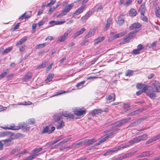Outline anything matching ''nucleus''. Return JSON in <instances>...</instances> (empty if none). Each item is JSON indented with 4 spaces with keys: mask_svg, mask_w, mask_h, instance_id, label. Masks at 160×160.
Wrapping results in <instances>:
<instances>
[{
    "mask_svg": "<svg viewBox=\"0 0 160 160\" xmlns=\"http://www.w3.org/2000/svg\"><path fill=\"white\" fill-rule=\"evenodd\" d=\"M72 31L71 28L68 29L64 33V34L58 40L60 42H63L66 40L67 38L68 35Z\"/></svg>",
    "mask_w": 160,
    "mask_h": 160,
    "instance_id": "nucleus-7",
    "label": "nucleus"
},
{
    "mask_svg": "<svg viewBox=\"0 0 160 160\" xmlns=\"http://www.w3.org/2000/svg\"><path fill=\"white\" fill-rule=\"evenodd\" d=\"M86 109L83 108H81V117H83L86 113Z\"/></svg>",
    "mask_w": 160,
    "mask_h": 160,
    "instance_id": "nucleus-39",
    "label": "nucleus"
},
{
    "mask_svg": "<svg viewBox=\"0 0 160 160\" xmlns=\"http://www.w3.org/2000/svg\"><path fill=\"white\" fill-rule=\"evenodd\" d=\"M119 130V129L116 128L113 130L110 131L109 130H106L104 131V132L107 133L101 138L98 142L95 144V146L99 145L101 143L104 142L107 140L109 137L112 136L114 134L117 133Z\"/></svg>",
    "mask_w": 160,
    "mask_h": 160,
    "instance_id": "nucleus-3",
    "label": "nucleus"
},
{
    "mask_svg": "<svg viewBox=\"0 0 160 160\" xmlns=\"http://www.w3.org/2000/svg\"><path fill=\"white\" fill-rule=\"evenodd\" d=\"M102 110L100 109H95L91 111L90 112L89 114L92 116H94L96 114L101 113L102 112Z\"/></svg>",
    "mask_w": 160,
    "mask_h": 160,
    "instance_id": "nucleus-12",
    "label": "nucleus"
},
{
    "mask_svg": "<svg viewBox=\"0 0 160 160\" xmlns=\"http://www.w3.org/2000/svg\"><path fill=\"white\" fill-rule=\"evenodd\" d=\"M99 57H98L95 58L92 60L91 62V64L92 65L94 64L95 62L98 59Z\"/></svg>",
    "mask_w": 160,
    "mask_h": 160,
    "instance_id": "nucleus-61",
    "label": "nucleus"
},
{
    "mask_svg": "<svg viewBox=\"0 0 160 160\" xmlns=\"http://www.w3.org/2000/svg\"><path fill=\"white\" fill-rule=\"evenodd\" d=\"M142 111V109H138L134 111L131 113V115H134Z\"/></svg>",
    "mask_w": 160,
    "mask_h": 160,
    "instance_id": "nucleus-45",
    "label": "nucleus"
},
{
    "mask_svg": "<svg viewBox=\"0 0 160 160\" xmlns=\"http://www.w3.org/2000/svg\"><path fill=\"white\" fill-rule=\"evenodd\" d=\"M64 122L62 121L60 123H58V125L57 126V129H61L64 126Z\"/></svg>",
    "mask_w": 160,
    "mask_h": 160,
    "instance_id": "nucleus-37",
    "label": "nucleus"
},
{
    "mask_svg": "<svg viewBox=\"0 0 160 160\" xmlns=\"http://www.w3.org/2000/svg\"><path fill=\"white\" fill-rule=\"evenodd\" d=\"M118 149H117V148H114L112 149L109 150L107 151L106 153H105L104 154V155L105 156H106L109 154H110L114 152L118 151Z\"/></svg>",
    "mask_w": 160,
    "mask_h": 160,
    "instance_id": "nucleus-14",
    "label": "nucleus"
},
{
    "mask_svg": "<svg viewBox=\"0 0 160 160\" xmlns=\"http://www.w3.org/2000/svg\"><path fill=\"white\" fill-rule=\"evenodd\" d=\"M141 27V25L138 22H135L131 25L129 28V29L130 30H138V31L140 30V28Z\"/></svg>",
    "mask_w": 160,
    "mask_h": 160,
    "instance_id": "nucleus-6",
    "label": "nucleus"
},
{
    "mask_svg": "<svg viewBox=\"0 0 160 160\" xmlns=\"http://www.w3.org/2000/svg\"><path fill=\"white\" fill-rule=\"evenodd\" d=\"M150 87L152 90H149L146 92V94L151 98H156L155 92H160V84L159 82L156 80H153L150 82Z\"/></svg>",
    "mask_w": 160,
    "mask_h": 160,
    "instance_id": "nucleus-2",
    "label": "nucleus"
},
{
    "mask_svg": "<svg viewBox=\"0 0 160 160\" xmlns=\"http://www.w3.org/2000/svg\"><path fill=\"white\" fill-rule=\"evenodd\" d=\"M60 116L62 117L64 116L65 117H67L68 118L70 119L74 118V115L73 114L69 113L67 111H63L60 112Z\"/></svg>",
    "mask_w": 160,
    "mask_h": 160,
    "instance_id": "nucleus-8",
    "label": "nucleus"
},
{
    "mask_svg": "<svg viewBox=\"0 0 160 160\" xmlns=\"http://www.w3.org/2000/svg\"><path fill=\"white\" fill-rule=\"evenodd\" d=\"M91 14L89 12H88L82 18V19L83 22L86 21L90 16Z\"/></svg>",
    "mask_w": 160,
    "mask_h": 160,
    "instance_id": "nucleus-24",
    "label": "nucleus"
},
{
    "mask_svg": "<svg viewBox=\"0 0 160 160\" xmlns=\"http://www.w3.org/2000/svg\"><path fill=\"white\" fill-rule=\"evenodd\" d=\"M127 33V32L126 31L121 32L112 36L110 38L108 39V40L110 41L114 39L121 37L125 35Z\"/></svg>",
    "mask_w": 160,
    "mask_h": 160,
    "instance_id": "nucleus-5",
    "label": "nucleus"
},
{
    "mask_svg": "<svg viewBox=\"0 0 160 160\" xmlns=\"http://www.w3.org/2000/svg\"><path fill=\"white\" fill-rule=\"evenodd\" d=\"M112 21V19L111 18H109L107 19L105 27L104 28L105 30H107L108 28L110 26Z\"/></svg>",
    "mask_w": 160,
    "mask_h": 160,
    "instance_id": "nucleus-17",
    "label": "nucleus"
},
{
    "mask_svg": "<svg viewBox=\"0 0 160 160\" xmlns=\"http://www.w3.org/2000/svg\"><path fill=\"white\" fill-rule=\"evenodd\" d=\"M144 85V84L142 83L138 84H137L136 87L138 89H141L142 88Z\"/></svg>",
    "mask_w": 160,
    "mask_h": 160,
    "instance_id": "nucleus-55",
    "label": "nucleus"
},
{
    "mask_svg": "<svg viewBox=\"0 0 160 160\" xmlns=\"http://www.w3.org/2000/svg\"><path fill=\"white\" fill-rule=\"evenodd\" d=\"M68 12L64 9L58 15V17L60 18L65 15Z\"/></svg>",
    "mask_w": 160,
    "mask_h": 160,
    "instance_id": "nucleus-41",
    "label": "nucleus"
},
{
    "mask_svg": "<svg viewBox=\"0 0 160 160\" xmlns=\"http://www.w3.org/2000/svg\"><path fill=\"white\" fill-rule=\"evenodd\" d=\"M25 45L22 46L19 48V51L21 52H22L25 50Z\"/></svg>",
    "mask_w": 160,
    "mask_h": 160,
    "instance_id": "nucleus-62",
    "label": "nucleus"
},
{
    "mask_svg": "<svg viewBox=\"0 0 160 160\" xmlns=\"http://www.w3.org/2000/svg\"><path fill=\"white\" fill-rule=\"evenodd\" d=\"M54 76V75L53 74H49L46 79V82L48 83V82L51 81Z\"/></svg>",
    "mask_w": 160,
    "mask_h": 160,
    "instance_id": "nucleus-30",
    "label": "nucleus"
},
{
    "mask_svg": "<svg viewBox=\"0 0 160 160\" xmlns=\"http://www.w3.org/2000/svg\"><path fill=\"white\" fill-rule=\"evenodd\" d=\"M158 9H156V10L155 11V12L156 15L157 17L159 18L160 17V13L159 11L160 8L159 7H158Z\"/></svg>",
    "mask_w": 160,
    "mask_h": 160,
    "instance_id": "nucleus-51",
    "label": "nucleus"
},
{
    "mask_svg": "<svg viewBox=\"0 0 160 160\" xmlns=\"http://www.w3.org/2000/svg\"><path fill=\"white\" fill-rule=\"evenodd\" d=\"M35 122V120L33 118H31L28 120V123L30 124H33Z\"/></svg>",
    "mask_w": 160,
    "mask_h": 160,
    "instance_id": "nucleus-52",
    "label": "nucleus"
},
{
    "mask_svg": "<svg viewBox=\"0 0 160 160\" xmlns=\"http://www.w3.org/2000/svg\"><path fill=\"white\" fill-rule=\"evenodd\" d=\"M80 13V8H79L75 12L73 15V17L74 18H78V17H77V16Z\"/></svg>",
    "mask_w": 160,
    "mask_h": 160,
    "instance_id": "nucleus-36",
    "label": "nucleus"
},
{
    "mask_svg": "<svg viewBox=\"0 0 160 160\" xmlns=\"http://www.w3.org/2000/svg\"><path fill=\"white\" fill-rule=\"evenodd\" d=\"M12 47H8L7 48L5 49L2 52L3 54H5L10 51L12 49Z\"/></svg>",
    "mask_w": 160,
    "mask_h": 160,
    "instance_id": "nucleus-38",
    "label": "nucleus"
},
{
    "mask_svg": "<svg viewBox=\"0 0 160 160\" xmlns=\"http://www.w3.org/2000/svg\"><path fill=\"white\" fill-rule=\"evenodd\" d=\"M86 8V5L84 3H82V5L81 7V12L83 10H84Z\"/></svg>",
    "mask_w": 160,
    "mask_h": 160,
    "instance_id": "nucleus-60",
    "label": "nucleus"
},
{
    "mask_svg": "<svg viewBox=\"0 0 160 160\" xmlns=\"http://www.w3.org/2000/svg\"><path fill=\"white\" fill-rule=\"evenodd\" d=\"M153 153V152L152 151L144 152L138 155V158H141L145 157H148L152 155Z\"/></svg>",
    "mask_w": 160,
    "mask_h": 160,
    "instance_id": "nucleus-9",
    "label": "nucleus"
},
{
    "mask_svg": "<svg viewBox=\"0 0 160 160\" xmlns=\"http://www.w3.org/2000/svg\"><path fill=\"white\" fill-rule=\"evenodd\" d=\"M102 9V6L101 5H100L98 6V7L95 9V11L98 12L99 11H100L101 9Z\"/></svg>",
    "mask_w": 160,
    "mask_h": 160,
    "instance_id": "nucleus-64",
    "label": "nucleus"
},
{
    "mask_svg": "<svg viewBox=\"0 0 160 160\" xmlns=\"http://www.w3.org/2000/svg\"><path fill=\"white\" fill-rule=\"evenodd\" d=\"M32 76V73L30 72H28L25 75L24 77L22 78V81H26L31 78Z\"/></svg>",
    "mask_w": 160,
    "mask_h": 160,
    "instance_id": "nucleus-16",
    "label": "nucleus"
},
{
    "mask_svg": "<svg viewBox=\"0 0 160 160\" xmlns=\"http://www.w3.org/2000/svg\"><path fill=\"white\" fill-rule=\"evenodd\" d=\"M85 140L87 143V144L89 145L92 144L96 141V140L94 138H93L90 140Z\"/></svg>",
    "mask_w": 160,
    "mask_h": 160,
    "instance_id": "nucleus-33",
    "label": "nucleus"
},
{
    "mask_svg": "<svg viewBox=\"0 0 160 160\" xmlns=\"http://www.w3.org/2000/svg\"><path fill=\"white\" fill-rule=\"evenodd\" d=\"M26 14V12L24 13V14H22V16H21L19 18V19L20 20L22 19V18L24 17L25 18H29L31 17V14H28L27 15H26V16H25V14Z\"/></svg>",
    "mask_w": 160,
    "mask_h": 160,
    "instance_id": "nucleus-34",
    "label": "nucleus"
},
{
    "mask_svg": "<svg viewBox=\"0 0 160 160\" xmlns=\"http://www.w3.org/2000/svg\"><path fill=\"white\" fill-rule=\"evenodd\" d=\"M53 64V63H51L48 67L46 69V72H48L52 68V67Z\"/></svg>",
    "mask_w": 160,
    "mask_h": 160,
    "instance_id": "nucleus-56",
    "label": "nucleus"
},
{
    "mask_svg": "<svg viewBox=\"0 0 160 160\" xmlns=\"http://www.w3.org/2000/svg\"><path fill=\"white\" fill-rule=\"evenodd\" d=\"M28 39V38L27 37H24L23 38L21 39L16 44V46L20 45L24 42L26 41Z\"/></svg>",
    "mask_w": 160,
    "mask_h": 160,
    "instance_id": "nucleus-18",
    "label": "nucleus"
},
{
    "mask_svg": "<svg viewBox=\"0 0 160 160\" xmlns=\"http://www.w3.org/2000/svg\"><path fill=\"white\" fill-rule=\"evenodd\" d=\"M155 139H156L154 138V137L151 138L146 142V144H149L153 142L156 141V140Z\"/></svg>",
    "mask_w": 160,
    "mask_h": 160,
    "instance_id": "nucleus-35",
    "label": "nucleus"
},
{
    "mask_svg": "<svg viewBox=\"0 0 160 160\" xmlns=\"http://www.w3.org/2000/svg\"><path fill=\"white\" fill-rule=\"evenodd\" d=\"M112 99V101H114L115 99V95L114 94H112L109 95L107 97V100H111Z\"/></svg>",
    "mask_w": 160,
    "mask_h": 160,
    "instance_id": "nucleus-26",
    "label": "nucleus"
},
{
    "mask_svg": "<svg viewBox=\"0 0 160 160\" xmlns=\"http://www.w3.org/2000/svg\"><path fill=\"white\" fill-rule=\"evenodd\" d=\"M104 39L105 38L103 36L98 37L95 40L94 42V44L96 45L102 42Z\"/></svg>",
    "mask_w": 160,
    "mask_h": 160,
    "instance_id": "nucleus-22",
    "label": "nucleus"
},
{
    "mask_svg": "<svg viewBox=\"0 0 160 160\" xmlns=\"http://www.w3.org/2000/svg\"><path fill=\"white\" fill-rule=\"evenodd\" d=\"M61 116L60 114V113L53 116V118L54 120L56 121L59 120L61 118Z\"/></svg>",
    "mask_w": 160,
    "mask_h": 160,
    "instance_id": "nucleus-31",
    "label": "nucleus"
},
{
    "mask_svg": "<svg viewBox=\"0 0 160 160\" xmlns=\"http://www.w3.org/2000/svg\"><path fill=\"white\" fill-rule=\"evenodd\" d=\"M47 63L46 62H42V64L40 65L37 67V68L40 69L44 68L46 66Z\"/></svg>",
    "mask_w": 160,
    "mask_h": 160,
    "instance_id": "nucleus-42",
    "label": "nucleus"
},
{
    "mask_svg": "<svg viewBox=\"0 0 160 160\" xmlns=\"http://www.w3.org/2000/svg\"><path fill=\"white\" fill-rule=\"evenodd\" d=\"M139 11L140 12L141 14H144L146 12V8L145 5L143 4L140 7Z\"/></svg>",
    "mask_w": 160,
    "mask_h": 160,
    "instance_id": "nucleus-19",
    "label": "nucleus"
},
{
    "mask_svg": "<svg viewBox=\"0 0 160 160\" xmlns=\"http://www.w3.org/2000/svg\"><path fill=\"white\" fill-rule=\"evenodd\" d=\"M45 46V43H43L41 44H39L37 45L36 46V48H43Z\"/></svg>",
    "mask_w": 160,
    "mask_h": 160,
    "instance_id": "nucleus-54",
    "label": "nucleus"
},
{
    "mask_svg": "<svg viewBox=\"0 0 160 160\" xmlns=\"http://www.w3.org/2000/svg\"><path fill=\"white\" fill-rule=\"evenodd\" d=\"M144 118H141L138 119V120H136L134 122V123L136 124H138L142 122L145 119Z\"/></svg>",
    "mask_w": 160,
    "mask_h": 160,
    "instance_id": "nucleus-43",
    "label": "nucleus"
},
{
    "mask_svg": "<svg viewBox=\"0 0 160 160\" xmlns=\"http://www.w3.org/2000/svg\"><path fill=\"white\" fill-rule=\"evenodd\" d=\"M133 74V71L131 70H128L125 73V75L126 76H131Z\"/></svg>",
    "mask_w": 160,
    "mask_h": 160,
    "instance_id": "nucleus-28",
    "label": "nucleus"
},
{
    "mask_svg": "<svg viewBox=\"0 0 160 160\" xmlns=\"http://www.w3.org/2000/svg\"><path fill=\"white\" fill-rule=\"evenodd\" d=\"M140 51L138 49H135L133 50V53L135 55H137L139 53Z\"/></svg>",
    "mask_w": 160,
    "mask_h": 160,
    "instance_id": "nucleus-59",
    "label": "nucleus"
},
{
    "mask_svg": "<svg viewBox=\"0 0 160 160\" xmlns=\"http://www.w3.org/2000/svg\"><path fill=\"white\" fill-rule=\"evenodd\" d=\"M138 32V30H135L134 31L130 32L127 35L130 37L131 39L134 37L135 33Z\"/></svg>",
    "mask_w": 160,
    "mask_h": 160,
    "instance_id": "nucleus-27",
    "label": "nucleus"
},
{
    "mask_svg": "<svg viewBox=\"0 0 160 160\" xmlns=\"http://www.w3.org/2000/svg\"><path fill=\"white\" fill-rule=\"evenodd\" d=\"M18 130L20 129L24 130L25 129H27L28 128L27 124L24 122L19 124V126H18Z\"/></svg>",
    "mask_w": 160,
    "mask_h": 160,
    "instance_id": "nucleus-15",
    "label": "nucleus"
},
{
    "mask_svg": "<svg viewBox=\"0 0 160 160\" xmlns=\"http://www.w3.org/2000/svg\"><path fill=\"white\" fill-rule=\"evenodd\" d=\"M75 90V89H73L71 91L68 90L66 91H60L58 92L56 94L53 95V96H56L58 95H61L62 94L64 93H65L70 92H71L73 90Z\"/></svg>",
    "mask_w": 160,
    "mask_h": 160,
    "instance_id": "nucleus-29",
    "label": "nucleus"
},
{
    "mask_svg": "<svg viewBox=\"0 0 160 160\" xmlns=\"http://www.w3.org/2000/svg\"><path fill=\"white\" fill-rule=\"evenodd\" d=\"M12 140L11 138H9L7 140H3L2 141L4 142V144L6 146H8L12 144L11 142Z\"/></svg>",
    "mask_w": 160,
    "mask_h": 160,
    "instance_id": "nucleus-21",
    "label": "nucleus"
},
{
    "mask_svg": "<svg viewBox=\"0 0 160 160\" xmlns=\"http://www.w3.org/2000/svg\"><path fill=\"white\" fill-rule=\"evenodd\" d=\"M74 6L73 3L69 4L65 6V9L68 12Z\"/></svg>",
    "mask_w": 160,
    "mask_h": 160,
    "instance_id": "nucleus-20",
    "label": "nucleus"
},
{
    "mask_svg": "<svg viewBox=\"0 0 160 160\" xmlns=\"http://www.w3.org/2000/svg\"><path fill=\"white\" fill-rule=\"evenodd\" d=\"M65 22V21L64 19H63L62 21H58L56 22V25H60L64 23Z\"/></svg>",
    "mask_w": 160,
    "mask_h": 160,
    "instance_id": "nucleus-57",
    "label": "nucleus"
},
{
    "mask_svg": "<svg viewBox=\"0 0 160 160\" xmlns=\"http://www.w3.org/2000/svg\"><path fill=\"white\" fill-rule=\"evenodd\" d=\"M71 137H69L67 138H66L64 139V140H63L61 142H60L59 143L57 144V145L58 146H61L62 144H63L64 143L67 142L68 141H69L71 139Z\"/></svg>",
    "mask_w": 160,
    "mask_h": 160,
    "instance_id": "nucleus-23",
    "label": "nucleus"
},
{
    "mask_svg": "<svg viewBox=\"0 0 160 160\" xmlns=\"http://www.w3.org/2000/svg\"><path fill=\"white\" fill-rule=\"evenodd\" d=\"M42 149V148H40L36 149H34L32 151V153L33 155H35V154L36 153H37L40 151Z\"/></svg>",
    "mask_w": 160,
    "mask_h": 160,
    "instance_id": "nucleus-46",
    "label": "nucleus"
},
{
    "mask_svg": "<svg viewBox=\"0 0 160 160\" xmlns=\"http://www.w3.org/2000/svg\"><path fill=\"white\" fill-rule=\"evenodd\" d=\"M1 128L4 129H8L13 130H18V126H15L14 124L10 125L9 126V127H1Z\"/></svg>",
    "mask_w": 160,
    "mask_h": 160,
    "instance_id": "nucleus-11",
    "label": "nucleus"
},
{
    "mask_svg": "<svg viewBox=\"0 0 160 160\" xmlns=\"http://www.w3.org/2000/svg\"><path fill=\"white\" fill-rule=\"evenodd\" d=\"M131 39V38L127 35L123 38V41L121 42L120 44H124L128 43L130 42Z\"/></svg>",
    "mask_w": 160,
    "mask_h": 160,
    "instance_id": "nucleus-13",
    "label": "nucleus"
},
{
    "mask_svg": "<svg viewBox=\"0 0 160 160\" xmlns=\"http://www.w3.org/2000/svg\"><path fill=\"white\" fill-rule=\"evenodd\" d=\"M129 14L131 16H135L137 14V12L135 9L132 8L129 11Z\"/></svg>",
    "mask_w": 160,
    "mask_h": 160,
    "instance_id": "nucleus-25",
    "label": "nucleus"
},
{
    "mask_svg": "<svg viewBox=\"0 0 160 160\" xmlns=\"http://www.w3.org/2000/svg\"><path fill=\"white\" fill-rule=\"evenodd\" d=\"M73 112L74 114L78 116L80 115V110H74Z\"/></svg>",
    "mask_w": 160,
    "mask_h": 160,
    "instance_id": "nucleus-63",
    "label": "nucleus"
},
{
    "mask_svg": "<svg viewBox=\"0 0 160 160\" xmlns=\"http://www.w3.org/2000/svg\"><path fill=\"white\" fill-rule=\"evenodd\" d=\"M95 33L94 30H90L88 33L87 34L86 36L85 37L86 38H89V37H91Z\"/></svg>",
    "mask_w": 160,
    "mask_h": 160,
    "instance_id": "nucleus-32",
    "label": "nucleus"
},
{
    "mask_svg": "<svg viewBox=\"0 0 160 160\" xmlns=\"http://www.w3.org/2000/svg\"><path fill=\"white\" fill-rule=\"evenodd\" d=\"M49 129L48 128V127H46L45 128H44L42 131V133H49Z\"/></svg>",
    "mask_w": 160,
    "mask_h": 160,
    "instance_id": "nucleus-48",
    "label": "nucleus"
},
{
    "mask_svg": "<svg viewBox=\"0 0 160 160\" xmlns=\"http://www.w3.org/2000/svg\"><path fill=\"white\" fill-rule=\"evenodd\" d=\"M123 108L125 111H127L130 109V106L128 104H124Z\"/></svg>",
    "mask_w": 160,
    "mask_h": 160,
    "instance_id": "nucleus-40",
    "label": "nucleus"
},
{
    "mask_svg": "<svg viewBox=\"0 0 160 160\" xmlns=\"http://www.w3.org/2000/svg\"><path fill=\"white\" fill-rule=\"evenodd\" d=\"M20 148H15L14 149H13L11 152V154H13L14 153H15V152H18L20 151Z\"/></svg>",
    "mask_w": 160,
    "mask_h": 160,
    "instance_id": "nucleus-49",
    "label": "nucleus"
},
{
    "mask_svg": "<svg viewBox=\"0 0 160 160\" xmlns=\"http://www.w3.org/2000/svg\"><path fill=\"white\" fill-rule=\"evenodd\" d=\"M147 138L148 135L147 134H143L134 138L130 140L128 142L121 144L116 148L117 149H118V151H119L121 149L129 147L134 143H138L141 141H144Z\"/></svg>",
    "mask_w": 160,
    "mask_h": 160,
    "instance_id": "nucleus-1",
    "label": "nucleus"
},
{
    "mask_svg": "<svg viewBox=\"0 0 160 160\" xmlns=\"http://www.w3.org/2000/svg\"><path fill=\"white\" fill-rule=\"evenodd\" d=\"M124 17L122 15H120L117 17V22L119 25H121L124 23Z\"/></svg>",
    "mask_w": 160,
    "mask_h": 160,
    "instance_id": "nucleus-10",
    "label": "nucleus"
},
{
    "mask_svg": "<svg viewBox=\"0 0 160 160\" xmlns=\"http://www.w3.org/2000/svg\"><path fill=\"white\" fill-rule=\"evenodd\" d=\"M8 73V72H7L4 71H3L2 74L0 75V78H4Z\"/></svg>",
    "mask_w": 160,
    "mask_h": 160,
    "instance_id": "nucleus-53",
    "label": "nucleus"
},
{
    "mask_svg": "<svg viewBox=\"0 0 160 160\" xmlns=\"http://www.w3.org/2000/svg\"><path fill=\"white\" fill-rule=\"evenodd\" d=\"M80 34V30L76 32L74 35L73 36V38H75L77 36H78Z\"/></svg>",
    "mask_w": 160,
    "mask_h": 160,
    "instance_id": "nucleus-58",
    "label": "nucleus"
},
{
    "mask_svg": "<svg viewBox=\"0 0 160 160\" xmlns=\"http://www.w3.org/2000/svg\"><path fill=\"white\" fill-rule=\"evenodd\" d=\"M131 119L130 118H127L119 121L112 125L113 127H119L124 124L128 122Z\"/></svg>",
    "mask_w": 160,
    "mask_h": 160,
    "instance_id": "nucleus-4",
    "label": "nucleus"
},
{
    "mask_svg": "<svg viewBox=\"0 0 160 160\" xmlns=\"http://www.w3.org/2000/svg\"><path fill=\"white\" fill-rule=\"evenodd\" d=\"M141 18L142 20L145 22H147L148 21V18L146 17L145 16L144 14L141 15Z\"/></svg>",
    "mask_w": 160,
    "mask_h": 160,
    "instance_id": "nucleus-47",
    "label": "nucleus"
},
{
    "mask_svg": "<svg viewBox=\"0 0 160 160\" xmlns=\"http://www.w3.org/2000/svg\"><path fill=\"white\" fill-rule=\"evenodd\" d=\"M37 155L36 154V155H31L28 157L27 158H26L27 160H32Z\"/></svg>",
    "mask_w": 160,
    "mask_h": 160,
    "instance_id": "nucleus-50",
    "label": "nucleus"
},
{
    "mask_svg": "<svg viewBox=\"0 0 160 160\" xmlns=\"http://www.w3.org/2000/svg\"><path fill=\"white\" fill-rule=\"evenodd\" d=\"M149 86L148 85H145L144 84L142 88V91L143 92H145L146 93V92L148 91L147 90Z\"/></svg>",
    "mask_w": 160,
    "mask_h": 160,
    "instance_id": "nucleus-44",
    "label": "nucleus"
}]
</instances>
